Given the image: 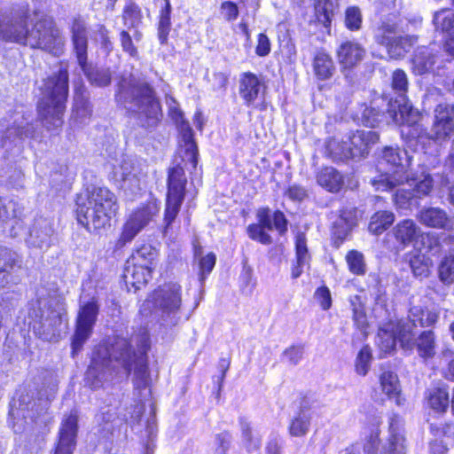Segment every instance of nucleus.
Returning <instances> with one entry per match:
<instances>
[{"label":"nucleus","mask_w":454,"mask_h":454,"mask_svg":"<svg viewBox=\"0 0 454 454\" xmlns=\"http://www.w3.org/2000/svg\"><path fill=\"white\" fill-rule=\"evenodd\" d=\"M134 339L116 337L111 348L98 345L92 352L90 364L85 376V386L91 389H99L111 383L114 378H127L134 370L133 384L139 396L150 395V375L146 364L147 342L141 337L133 347Z\"/></svg>","instance_id":"nucleus-1"},{"label":"nucleus","mask_w":454,"mask_h":454,"mask_svg":"<svg viewBox=\"0 0 454 454\" xmlns=\"http://www.w3.org/2000/svg\"><path fill=\"white\" fill-rule=\"evenodd\" d=\"M27 11H15L12 28L15 38H10L9 42L38 48L55 56L60 55L64 50L65 39L53 20L41 19L29 29Z\"/></svg>","instance_id":"nucleus-2"},{"label":"nucleus","mask_w":454,"mask_h":454,"mask_svg":"<svg viewBox=\"0 0 454 454\" xmlns=\"http://www.w3.org/2000/svg\"><path fill=\"white\" fill-rule=\"evenodd\" d=\"M118 102L145 129L156 127L162 118L155 91L146 82H125L119 85Z\"/></svg>","instance_id":"nucleus-3"},{"label":"nucleus","mask_w":454,"mask_h":454,"mask_svg":"<svg viewBox=\"0 0 454 454\" xmlns=\"http://www.w3.org/2000/svg\"><path fill=\"white\" fill-rule=\"evenodd\" d=\"M43 96L38 103V115L49 131H59L64 121L66 101L68 95V73L59 68L58 74L44 82Z\"/></svg>","instance_id":"nucleus-4"},{"label":"nucleus","mask_w":454,"mask_h":454,"mask_svg":"<svg viewBox=\"0 0 454 454\" xmlns=\"http://www.w3.org/2000/svg\"><path fill=\"white\" fill-rule=\"evenodd\" d=\"M76 205L77 221L89 231L105 228L117 209L114 194L106 187H93Z\"/></svg>","instance_id":"nucleus-5"},{"label":"nucleus","mask_w":454,"mask_h":454,"mask_svg":"<svg viewBox=\"0 0 454 454\" xmlns=\"http://www.w3.org/2000/svg\"><path fill=\"white\" fill-rule=\"evenodd\" d=\"M439 317L440 311L434 307L412 305L408 311L407 318H390L380 325L376 343L382 352L390 353L395 349V333L403 332V326L407 323L410 324L411 330L415 331L417 326L433 327L439 320Z\"/></svg>","instance_id":"nucleus-6"},{"label":"nucleus","mask_w":454,"mask_h":454,"mask_svg":"<svg viewBox=\"0 0 454 454\" xmlns=\"http://www.w3.org/2000/svg\"><path fill=\"white\" fill-rule=\"evenodd\" d=\"M28 396H20L19 406L12 407V428L16 434H25L31 449L41 447L46 434L45 408L39 407L34 402L27 403Z\"/></svg>","instance_id":"nucleus-7"},{"label":"nucleus","mask_w":454,"mask_h":454,"mask_svg":"<svg viewBox=\"0 0 454 454\" xmlns=\"http://www.w3.org/2000/svg\"><path fill=\"white\" fill-rule=\"evenodd\" d=\"M67 311L57 298L39 299L33 329L43 340L56 341L66 329Z\"/></svg>","instance_id":"nucleus-8"},{"label":"nucleus","mask_w":454,"mask_h":454,"mask_svg":"<svg viewBox=\"0 0 454 454\" xmlns=\"http://www.w3.org/2000/svg\"><path fill=\"white\" fill-rule=\"evenodd\" d=\"M152 300L160 313V324L166 327H174L190 317V315L183 317L182 286L176 282L160 286L153 293Z\"/></svg>","instance_id":"nucleus-9"},{"label":"nucleus","mask_w":454,"mask_h":454,"mask_svg":"<svg viewBox=\"0 0 454 454\" xmlns=\"http://www.w3.org/2000/svg\"><path fill=\"white\" fill-rule=\"evenodd\" d=\"M387 114L395 124L403 126L402 137L411 146L429 140L428 132L419 123L420 113L411 103L394 104L391 109H387Z\"/></svg>","instance_id":"nucleus-10"},{"label":"nucleus","mask_w":454,"mask_h":454,"mask_svg":"<svg viewBox=\"0 0 454 454\" xmlns=\"http://www.w3.org/2000/svg\"><path fill=\"white\" fill-rule=\"evenodd\" d=\"M381 163L386 162L396 169L393 173H386L380 179L373 182L378 191H390L397 184L406 179V168L410 166L411 156L407 152L398 147L387 146L382 151Z\"/></svg>","instance_id":"nucleus-11"},{"label":"nucleus","mask_w":454,"mask_h":454,"mask_svg":"<svg viewBox=\"0 0 454 454\" xmlns=\"http://www.w3.org/2000/svg\"><path fill=\"white\" fill-rule=\"evenodd\" d=\"M186 177L184 170L179 165L169 169L168 178V194L164 214V232L167 233L176 218L185 196Z\"/></svg>","instance_id":"nucleus-12"},{"label":"nucleus","mask_w":454,"mask_h":454,"mask_svg":"<svg viewBox=\"0 0 454 454\" xmlns=\"http://www.w3.org/2000/svg\"><path fill=\"white\" fill-rule=\"evenodd\" d=\"M399 341L403 349L416 348L419 357L425 361L432 359L436 354V335L429 329L422 331L417 337L416 332L411 330L410 324L403 326V332L395 333V346Z\"/></svg>","instance_id":"nucleus-13"},{"label":"nucleus","mask_w":454,"mask_h":454,"mask_svg":"<svg viewBox=\"0 0 454 454\" xmlns=\"http://www.w3.org/2000/svg\"><path fill=\"white\" fill-rule=\"evenodd\" d=\"M2 126H6L1 135V146L9 152L15 147H20L27 138L34 137L35 132L34 125L25 116L24 113L16 112L11 115L10 120L4 119Z\"/></svg>","instance_id":"nucleus-14"},{"label":"nucleus","mask_w":454,"mask_h":454,"mask_svg":"<svg viewBox=\"0 0 454 454\" xmlns=\"http://www.w3.org/2000/svg\"><path fill=\"white\" fill-rule=\"evenodd\" d=\"M98 314V306L92 300L81 306L76 320V329L72 340V356H75L92 333Z\"/></svg>","instance_id":"nucleus-15"},{"label":"nucleus","mask_w":454,"mask_h":454,"mask_svg":"<svg viewBox=\"0 0 454 454\" xmlns=\"http://www.w3.org/2000/svg\"><path fill=\"white\" fill-rule=\"evenodd\" d=\"M168 105V113L171 119L176 122L182 136V145L184 151V160L189 161L192 168H196L198 163V147L193 139V133L190 124L184 120V113L178 107L176 101L173 98L167 99Z\"/></svg>","instance_id":"nucleus-16"},{"label":"nucleus","mask_w":454,"mask_h":454,"mask_svg":"<svg viewBox=\"0 0 454 454\" xmlns=\"http://www.w3.org/2000/svg\"><path fill=\"white\" fill-rule=\"evenodd\" d=\"M114 174L119 176L126 187L133 192L142 189L147 176V166L145 162L130 156H123Z\"/></svg>","instance_id":"nucleus-17"},{"label":"nucleus","mask_w":454,"mask_h":454,"mask_svg":"<svg viewBox=\"0 0 454 454\" xmlns=\"http://www.w3.org/2000/svg\"><path fill=\"white\" fill-rule=\"evenodd\" d=\"M71 41L77 61L87 72L88 26L81 16L74 17L70 24Z\"/></svg>","instance_id":"nucleus-18"},{"label":"nucleus","mask_w":454,"mask_h":454,"mask_svg":"<svg viewBox=\"0 0 454 454\" xmlns=\"http://www.w3.org/2000/svg\"><path fill=\"white\" fill-rule=\"evenodd\" d=\"M77 432L78 415L76 411H71L61 422L59 441L53 454H73L76 445Z\"/></svg>","instance_id":"nucleus-19"},{"label":"nucleus","mask_w":454,"mask_h":454,"mask_svg":"<svg viewBox=\"0 0 454 454\" xmlns=\"http://www.w3.org/2000/svg\"><path fill=\"white\" fill-rule=\"evenodd\" d=\"M154 214L155 207L153 206H147L135 211L124 224L121 235L118 239V245L123 247L130 242L152 220Z\"/></svg>","instance_id":"nucleus-20"},{"label":"nucleus","mask_w":454,"mask_h":454,"mask_svg":"<svg viewBox=\"0 0 454 454\" xmlns=\"http://www.w3.org/2000/svg\"><path fill=\"white\" fill-rule=\"evenodd\" d=\"M387 236L395 239L393 248L401 251L419 239L421 229L413 220L404 219L398 222Z\"/></svg>","instance_id":"nucleus-21"},{"label":"nucleus","mask_w":454,"mask_h":454,"mask_svg":"<svg viewBox=\"0 0 454 454\" xmlns=\"http://www.w3.org/2000/svg\"><path fill=\"white\" fill-rule=\"evenodd\" d=\"M365 48L356 41L346 40L336 49V59L342 71L351 70L364 59Z\"/></svg>","instance_id":"nucleus-22"},{"label":"nucleus","mask_w":454,"mask_h":454,"mask_svg":"<svg viewBox=\"0 0 454 454\" xmlns=\"http://www.w3.org/2000/svg\"><path fill=\"white\" fill-rule=\"evenodd\" d=\"M53 234L52 223L51 220L40 217L34 221L25 239L29 247L46 249L51 246Z\"/></svg>","instance_id":"nucleus-23"},{"label":"nucleus","mask_w":454,"mask_h":454,"mask_svg":"<svg viewBox=\"0 0 454 454\" xmlns=\"http://www.w3.org/2000/svg\"><path fill=\"white\" fill-rule=\"evenodd\" d=\"M439 46L436 43L418 47L411 60L414 74L421 75L433 70L438 58Z\"/></svg>","instance_id":"nucleus-24"},{"label":"nucleus","mask_w":454,"mask_h":454,"mask_svg":"<svg viewBox=\"0 0 454 454\" xmlns=\"http://www.w3.org/2000/svg\"><path fill=\"white\" fill-rule=\"evenodd\" d=\"M379 134L373 130H357L348 137L351 147L352 158H364L372 146L379 141Z\"/></svg>","instance_id":"nucleus-25"},{"label":"nucleus","mask_w":454,"mask_h":454,"mask_svg":"<svg viewBox=\"0 0 454 454\" xmlns=\"http://www.w3.org/2000/svg\"><path fill=\"white\" fill-rule=\"evenodd\" d=\"M263 83L256 74L250 72L241 74L239 92L247 106H254L255 100L263 93Z\"/></svg>","instance_id":"nucleus-26"},{"label":"nucleus","mask_w":454,"mask_h":454,"mask_svg":"<svg viewBox=\"0 0 454 454\" xmlns=\"http://www.w3.org/2000/svg\"><path fill=\"white\" fill-rule=\"evenodd\" d=\"M269 208H261L257 212L258 224H250L247 227V234L253 240L258 241L263 245H270L272 243L271 237L265 231L273 230L271 223V215Z\"/></svg>","instance_id":"nucleus-27"},{"label":"nucleus","mask_w":454,"mask_h":454,"mask_svg":"<svg viewBox=\"0 0 454 454\" xmlns=\"http://www.w3.org/2000/svg\"><path fill=\"white\" fill-rule=\"evenodd\" d=\"M122 278L126 285H130L136 289L146 284L152 278V270L127 260Z\"/></svg>","instance_id":"nucleus-28"},{"label":"nucleus","mask_w":454,"mask_h":454,"mask_svg":"<svg viewBox=\"0 0 454 454\" xmlns=\"http://www.w3.org/2000/svg\"><path fill=\"white\" fill-rule=\"evenodd\" d=\"M418 43V37L411 35H396L386 51L389 59H401L411 50Z\"/></svg>","instance_id":"nucleus-29"},{"label":"nucleus","mask_w":454,"mask_h":454,"mask_svg":"<svg viewBox=\"0 0 454 454\" xmlns=\"http://www.w3.org/2000/svg\"><path fill=\"white\" fill-rule=\"evenodd\" d=\"M401 419L395 415L390 419L389 422V439L387 451L388 454H406L404 438L402 434Z\"/></svg>","instance_id":"nucleus-30"},{"label":"nucleus","mask_w":454,"mask_h":454,"mask_svg":"<svg viewBox=\"0 0 454 454\" xmlns=\"http://www.w3.org/2000/svg\"><path fill=\"white\" fill-rule=\"evenodd\" d=\"M312 66L315 75L322 81L330 79L335 72L333 58L324 51H319L315 54Z\"/></svg>","instance_id":"nucleus-31"},{"label":"nucleus","mask_w":454,"mask_h":454,"mask_svg":"<svg viewBox=\"0 0 454 454\" xmlns=\"http://www.w3.org/2000/svg\"><path fill=\"white\" fill-rule=\"evenodd\" d=\"M20 262L17 253L0 247V287L9 283L12 270L17 265L20 267Z\"/></svg>","instance_id":"nucleus-32"},{"label":"nucleus","mask_w":454,"mask_h":454,"mask_svg":"<svg viewBox=\"0 0 454 454\" xmlns=\"http://www.w3.org/2000/svg\"><path fill=\"white\" fill-rule=\"evenodd\" d=\"M317 184L332 192H339L343 185L342 175L333 167L322 168L317 175Z\"/></svg>","instance_id":"nucleus-33"},{"label":"nucleus","mask_w":454,"mask_h":454,"mask_svg":"<svg viewBox=\"0 0 454 454\" xmlns=\"http://www.w3.org/2000/svg\"><path fill=\"white\" fill-rule=\"evenodd\" d=\"M426 401L430 409L435 412L443 413L449 407V393L442 387L429 389L426 394Z\"/></svg>","instance_id":"nucleus-34"},{"label":"nucleus","mask_w":454,"mask_h":454,"mask_svg":"<svg viewBox=\"0 0 454 454\" xmlns=\"http://www.w3.org/2000/svg\"><path fill=\"white\" fill-rule=\"evenodd\" d=\"M419 221L432 228H444L449 221L447 213L439 207H428L421 210Z\"/></svg>","instance_id":"nucleus-35"},{"label":"nucleus","mask_w":454,"mask_h":454,"mask_svg":"<svg viewBox=\"0 0 454 454\" xmlns=\"http://www.w3.org/2000/svg\"><path fill=\"white\" fill-rule=\"evenodd\" d=\"M397 35V25L395 23L382 21L372 30L373 41L387 49L394 37Z\"/></svg>","instance_id":"nucleus-36"},{"label":"nucleus","mask_w":454,"mask_h":454,"mask_svg":"<svg viewBox=\"0 0 454 454\" xmlns=\"http://www.w3.org/2000/svg\"><path fill=\"white\" fill-rule=\"evenodd\" d=\"M397 186L399 188L394 195V201L396 207L402 209H408L412 206L418 205L415 193L412 192L411 188L408 187L407 181L397 184L394 188Z\"/></svg>","instance_id":"nucleus-37"},{"label":"nucleus","mask_w":454,"mask_h":454,"mask_svg":"<svg viewBox=\"0 0 454 454\" xmlns=\"http://www.w3.org/2000/svg\"><path fill=\"white\" fill-rule=\"evenodd\" d=\"M433 22L436 30H441L448 36L454 35V12L450 9H441L434 14Z\"/></svg>","instance_id":"nucleus-38"},{"label":"nucleus","mask_w":454,"mask_h":454,"mask_svg":"<svg viewBox=\"0 0 454 454\" xmlns=\"http://www.w3.org/2000/svg\"><path fill=\"white\" fill-rule=\"evenodd\" d=\"M326 152L334 161L353 159L348 139L342 141L334 138L330 139L326 145Z\"/></svg>","instance_id":"nucleus-39"},{"label":"nucleus","mask_w":454,"mask_h":454,"mask_svg":"<svg viewBox=\"0 0 454 454\" xmlns=\"http://www.w3.org/2000/svg\"><path fill=\"white\" fill-rule=\"evenodd\" d=\"M351 309L353 312V320L356 326L364 333L366 334L368 328V318L365 312L364 302L358 295H354L349 298Z\"/></svg>","instance_id":"nucleus-40"},{"label":"nucleus","mask_w":454,"mask_h":454,"mask_svg":"<svg viewBox=\"0 0 454 454\" xmlns=\"http://www.w3.org/2000/svg\"><path fill=\"white\" fill-rule=\"evenodd\" d=\"M392 88L396 92L400 99H395L394 102H389L388 109H391L392 105L409 103L405 98V93L408 90V78L405 72L402 69H396L392 74Z\"/></svg>","instance_id":"nucleus-41"},{"label":"nucleus","mask_w":454,"mask_h":454,"mask_svg":"<svg viewBox=\"0 0 454 454\" xmlns=\"http://www.w3.org/2000/svg\"><path fill=\"white\" fill-rule=\"evenodd\" d=\"M395 221V215L390 211L376 212L368 226L370 232L379 235L386 231Z\"/></svg>","instance_id":"nucleus-42"},{"label":"nucleus","mask_w":454,"mask_h":454,"mask_svg":"<svg viewBox=\"0 0 454 454\" xmlns=\"http://www.w3.org/2000/svg\"><path fill=\"white\" fill-rule=\"evenodd\" d=\"M311 415L309 410L301 409L298 414L294 418L290 426V434L296 437L305 435L309 429Z\"/></svg>","instance_id":"nucleus-43"},{"label":"nucleus","mask_w":454,"mask_h":454,"mask_svg":"<svg viewBox=\"0 0 454 454\" xmlns=\"http://www.w3.org/2000/svg\"><path fill=\"white\" fill-rule=\"evenodd\" d=\"M409 263L414 276L421 278L427 277L432 267V260L419 252L410 254Z\"/></svg>","instance_id":"nucleus-44"},{"label":"nucleus","mask_w":454,"mask_h":454,"mask_svg":"<svg viewBox=\"0 0 454 454\" xmlns=\"http://www.w3.org/2000/svg\"><path fill=\"white\" fill-rule=\"evenodd\" d=\"M317 20L325 27H329L334 15L336 4L333 0H316L314 4Z\"/></svg>","instance_id":"nucleus-45"},{"label":"nucleus","mask_w":454,"mask_h":454,"mask_svg":"<svg viewBox=\"0 0 454 454\" xmlns=\"http://www.w3.org/2000/svg\"><path fill=\"white\" fill-rule=\"evenodd\" d=\"M380 385L382 391L389 398H396V403L399 404L398 395L401 390L397 375L390 371L384 372L380 375Z\"/></svg>","instance_id":"nucleus-46"},{"label":"nucleus","mask_w":454,"mask_h":454,"mask_svg":"<svg viewBox=\"0 0 454 454\" xmlns=\"http://www.w3.org/2000/svg\"><path fill=\"white\" fill-rule=\"evenodd\" d=\"M121 18L128 28H138L143 20L141 8L136 3L129 2L124 6Z\"/></svg>","instance_id":"nucleus-47"},{"label":"nucleus","mask_w":454,"mask_h":454,"mask_svg":"<svg viewBox=\"0 0 454 454\" xmlns=\"http://www.w3.org/2000/svg\"><path fill=\"white\" fill-rule=\"evenodd\" d=\"M157 256L156 250L151 245H143L137 249L128 260L153 270V264Z\"/></svg>","instance_id":"nucleus-48"},{"label":"nucleus","mask_w":454,"mask_h":454,"mask_svg":"<svg viewBox=\"0 0 454 454\" xmlns=\"http://www.w3.org/2000/svg\"><path fill=\"white\" fill-rule=\"evenodd\" d=\"M454 133V124L441 123L433 121L430 131H428L429 140L436 144H442L448 141Z\"/></svg>","instance_id":"nucleus-49"},{"label":"nucleus","mask_w":454,"mask_h":454,"mask_svg":"<svg viewBox=\"0 0 454 454\" xmlns=\"http://www.w3.org/2000/svg\"><path fill=\"white\" fill-rule=\"evenodd\" d=\"M404 181H407L408 187L411 188L417 200L428 195L433 188V178L429 175L425 176L421 180H409L406 176Z\"/></svg>","instance_id":"nucleus-50"},{"label":"nucleus","mask_w":454,"mask_h":454,"mask_svg":"<svg viewBox=\"0 0 454 454\" xmlns=\"http://www.w3.org/2000/svg\"><path fill=\"white\" fill-rule=\"evenodd\" d=\"M170 14L171 5L169 2L167 1L165 7L160 11L158 24V36L161 44L167 42L171 28Z\"/></svg>","instance_id":"nucleus-51"},{"label":"nucleus","mask_w":454,"mask_h":454,"mask_svg":"<svg viewBox=\"0 0 454 454\" xmlns=\"http://www.w3.org/2000/svg\"><path fill=\"white\" fill-rule=\"evenodd\" d=\"M363 24V14L358 6H348L344 13V25L352 32L359 31Z\"/></svg>","instance_id":"nucleus-52"},{"label":"nucleus","mask_w":454,"mask_h":454,"mask_svg":"<svg viewBox=\"0 0 454 454\" xmlns=\"http://www.w3.org/2000/svg\"><path fill=\"white\" fill-rule=\"evenodd\" d=\"M438 276L444 285L454 283V254L446 255L438 267Z\"/></svg>","instance_id":"nucleus-53"},{"label":"nucleus","mask_w":454,"mask_h":454,"mask_svg":"<svg viewBox=\"0 0 454 454\" xmlns=\"http://www.w3.org/2000/svg\"><path fill=\"white\" fill-rule=\"evenodd\" d=\"M346 262L348 270L355 275H364L366 272V263L364 254L357 250H351L346 255Z\"/></svg>","instance_id":"nucleus-54"},{"label":"nucleus","mask_w":454,"mask_h":454,"mask_svg":"<svg viewBox=\"0 0 454 454\" xmlns=\"http://www.w3.org/2000/svg\"><path fill=\"white\" fill-rule=\"evenodd\" d=\"M372 359V349L369 346H364L358 352L356 358L355 367L357 374L365 376L371 367V362Z\"/></svg>","instance_id":"nucleus-55"},{"label":"nucleus","mask_w":454,"mask_h":454,"mask_svg":"<svg viewBox=\"0 0 454 454\" xmlns=\"http://www.w3.org/2000/svg\"><path fill=\"white\" fill-rule=\"evenodd\" d=\"M434 121L441 123L454 124V105L438 104L434 110Z\"/></svg>","instance_id":"nucleus-56"},{"label":"nucleus","mask_w":454,"mask_h":454,"mask_svg":"<svg viewBox=\"0 0 454 454\" xmlns=\"http://www.w3.org/2000/svg\"><path fill=\"white\" fill-rule=\"evenodd\" d=\"M240 428L242 433V438L245 445L247 449H258L261 445V437L253 434V430L250 423L245 419H240Z\"/></svg>","instance_id":"nucleus-57"},{"label":"nucleus","mask_w":454,"mask_h":454,"mask_svg":"<svg viewBox=\"0 0 454 454\" xmlns=\"http://www.w3.org/2000/svg\"><path fill=\"white\" fill-rule=\"evenodd\" d=\"M15 11L10 12H0V38L8 41L15 38L12 33Z\"/></svg>","instance_id":"nucleus-58"},{"label":"nucleus","mask_w":454,"mask_h":454,"mask_svg":"<svg viewBox=\"0 0 454 454\" xmlns=\"http://www.w3.org/2000/svg\"><path fill=\"white\" fill-rule=\"evenodd\" d=\"M91 114V109L89 102L81 95H75L74 103L73 106V115L75 119H81L80 122L83 121V119L88 118Z\"/></svg>","instance_id":"nucleus-59"},{"label":"nucleus","mask_w":454,"mask_h":454,"mask_svg":"<svg viewBox=\"0 0 454 454\" xmlns=\"http://www.w3.org/2000/svg\"><path fill=\"white\" fill-rule=\"evenodd\" d=\"M295 254L296 260L300 263H308L310 258L307 247V239L304 232H298L295 237Z\"/></svg>","instance_id":"nucleus-60"},{"label":"nucleus","mask_w":454,"mask_h":454,"mask_svg":"<svg viewBox=\"0 0 454 454\" xmlns=\"http://www.w3.org/2000/svg\"><path fill=\"white\" fill-rule=\"evenodd\" d=\"M231 442V436L228 432H222L215 435L212 449L215 454H226Z\"/></svg>","instance_id":"nucleus-61"},{"label":"nucleus","mask_w":454,"mask_h":454,"mask_svg":"<svg viewBox=\"0 0 454 454\" xmlns=\"http://www.w3.org/2000/svg\"><path fill=\"white\" fill-rule=\"evenodd\" d=\"M90 82L98 87H105L111 82V73L109 69L100 68L87 74Z\"/></svg>","instance_id":"nucleus-62"},{"label":"nucleus","mask_w":454,"mask_h":454,"mask_svg":"<svg viewBox=\"0 0 454 454\" xmlns=\"http://www.w3.org/2000/svg\"><path fill=\"white\" fill-rule=\"evenodd\" d=\"M303 353L302 346H291L283 351L281 358L291 365H297L302 359Z\"/></svg>","instance_id":"nucleus-63"},{"label":"nucleus","mask_w":454,"mask_h":454,"mask_svg":"<svg viewBox=\"0 0 454 454\" xmlns=\"http://www.w3.org/2000/svg\"><path fill=\"white\" fill-rule=\"evenodd\" d=\"M116 412L114 409L104 408L96 415V421L104 430L110 431L112 429L111 423L116 419Z\"/></svg>","instance_id":"nucleus-64"}]
</instances>
